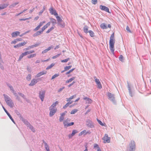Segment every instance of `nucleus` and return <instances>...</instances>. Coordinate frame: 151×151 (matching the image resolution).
Segmentation results:
<instances>
[{"label":"nucleus","instance_id":"1","mask_svg":"<svg viewBox=\"0 0 151 151\" xmlns=\"http://www.w3.org/2000/svg\"><path fill=\"white\" fill-rule=\"evenodd\" d=\"M114 34L113 33L111 36L109 40V48L111 52L114 54L115 43Z\"/></svg>","mask_w":151,"mask_h":151},{"label":"nucleus","instance_id":"2","mask_svg":"<svg viewBox=\"0 0 151 151\" xmlns=\"http://www.w3.org/2000/svg\"><path fill=\"white\" fill-rule=\"evenodd\" d=\"M5 100L7 104L11 107H12L13 106L14 104L12 100L7 96H5L4 95Z\"/></svg>","mask_w":151,"mask_h":151},{"label":"nucleus","instance_id":"3","mask_svg":"<svg viewBox=\"0 0 151 151\" xmlns=\"http://www.w3.org/2000/svg\"><path fill=\"white\" fill-rule=\"evenodd\" d=\"M110 138L108 136L107 134H105L104 137L103 138L104 142V143H109L110 142Z\"/></svg>","mask_w":151,"mask_h":151},{"label":"nucleus","instance_id":"4","mask_svg":"<svg viewBox=\"0 0 151 151\" xmlns=\"http://www.w3.org/2000/svg\"><path fill=\"white\" fill-rule=\"evenodd\" d=\"M94 78L95 79V81L97 85L98 88L99 89L101 88H102V86L99 80V79L96 78V77L95 76L94 77Z\"/></svg>","mask_w":151,"mask_h":151},{"label":"nucleus","instance_id":"5","mask_svg":"<svg viewBox=\"0 0 151 151\" xmlns=\"http://www.w3.org/2000/svg\"><path fill=\"white\" fill-rule=\"evenodd\" d=\"M107 95L108 96L109 99L112 101H114L115 98L114 94L110 92H108L107 93Z\"/></svg>","mask_w":151,"mask_h":151},{"label":"nucleus","instance_id":"6","mask_svg":"<svg viewBox=\"0 0 151 151\" xmlns=\"http://www.w3.org/2000/svg\"><path fill=\"white\" fill-rule=\"evenodd\" d=\"M45 23V21L40 22L39 25L34 29V30L35 31H37Z\"/></svg>","mask_w":151,"mask_h":151},{"label":"nucleus","instance_id":"7","mask_svg":"<svg viewBox=\"0 0 151 151\" xmlns=\"http://www.w3.org/2000/svg\"><path fill=\"white\" fill-rule=\"evenodd\" d=\"M129 147L131 151H132L135 149V143L134 141H131V143L129 144Z\"/></svg>","mask_w":151,"mask_h":151},{"label":"nucleus","instance_id":"8","mask_svg":"<svg viewBox=\"0 0 151 151\" xmlns=\"http://www.w3.org/2000/svg\"><path fill=\"white\" fill-rule=\"evenodd\" d=\"M50 13L51 14L54 15L56 16L58 15V13L56 12V10L54 9L53 7H51L49 9Z\"/></svg>","mask_w":151,"mask_h":151},{"label":"nucleus","instance_id":"9","mask_svg":"<svg viewBox=\"0 0 151 151\" xmlns=\"http://www.w3.org/2000/svg\"><path fill=\"white\" fill-rule=\"evenodd\" d=\"M45 91H40L39 92V97L41 99L42 101H43V100L45 97Z\"/></svg>","mask_w":151,"mask_h":151},{"label":"nucleus","instance_id":"10","mask_svg":"<svg viewBox=\"0 0 151 151\" xmlns=\"http://www.w3.org/2000/svg\"><path fill=\"white\" fill-rule=\"evenodd\" d=\"M56 17L57 19V20L58 21V22L59 24L61 26H62L63 27H64L65 26V24L64 23L63 24H61V22H62L63 21L62 20V19L61 18L58 16V15H56L55 16Z\"/></svg>","mask_w":151,"mask_h":151},{"label":"nucleus","instance_id":"11","mask_svg":"<svg viewBox=\"0 0 151 151\" xmlns=\"http://www.w3.org/2000/svg\"><path fill=\"white\" fill-rule=\"evenodd\" d=\"M99 7L101 10L104 11L108 13H110V12H109V8L105 6L101 5H100Z\"/></svg>","mask_w":151,"mask_h":151},{"label":"nucleus","instance_id":"12","mask_svg":"<svg viewBox=\"0 0 151 151\" xmlns=\"http://www.w3.org/2000/svg\"><path fill=\"white\" fill-rule=\"evenodd\" d=\"M27 42H23L19 43L18 44L15 45H14V47L15 48L19 47H22V46H23L25 45H26L27 44Z\"/></svg>","mask_w":151,"mask_h":151},{"label":"nucleus","instance_id":"13","mask_svg":"<svg viewBox=\"0 0 151 151\" xmlns=\"http://www.w3.org/2000/svg\"><path fill=\"white\" fill-rule=\"evenodd\" d=\"M50 116H52L54 115L55 113L56 112V109L50 108Z\"/></svg>","mask_w":151,"mask_h":151},{"label":"nucleus","instance_id":"14","mask_svg":"<svg viewBox=\"0 0 151 151\" xmlns=\"http://www.w3.org/2000/svg\"><path fill=\"white\" fill-rule=\"evenodd\" d=\"M20 32L19 31H15L12 32L11 34L12 37H15L17 36L18 35L20 36Z\"/></svg>","mask_w":151,"mask_h":151},{"label":"nucleus","instance_id":"15","mask_svg":"<svg viewBox=\"0 0 151 151\" xmlns=\"http://www.w3.org/2000/svg\"><path fill=\"white\" fill-rule=\"evenodd\" d=\"M83 99L86 101V103L87 104H91L93 102L92 99L87 97L84 98Z\"/></svg>","mask_w":151,"mask_h":151},{"label":"nucleus","instance_id":"16","mask_svg":"<svg viewBox=\"0 0 151 151\" xmlns=\"http://www.w3.org/2000/svg\"><path fill=\"white\" fill-rule=\"evenodd\" d=\"M47 73V72L46 71H42L40 72L37 74L36 77H39L42 75L46 74Z\"/></svg>","mask_w":151,"mask_h":151},{"label":"nucleus","instance_id":"17","mask_svg":"<svg viewBox=\"0 0 151 151\" xmlns=\"http://www.w3.org/2000/svg\"><path fill=\"white\" fill-rule=\"evenodd\" d=\"M88 133L90 134V132H86V130H84L80 133L78 134V135L79 136H80L83 134L85 135Z\"/></svg>","mask_w":151,"mask_h":151},{"label":"nucleus","instance_id":"18","mask_svg":"<svg viewBox=\"0 0 151 151\" xmlns=\"http://www.w3.org/2000/svg\"><path fill=\"white\" fill-rule=\"evenodd\" d=\"M37 82V79H33L31 81L29 84V85L30 86H33L35 85Z\"/></svg>","mask_w":151,"mask_h":151},{"label":"nucleus","instance_id":"19","mask_svg":"<svg viewBox=\"0 0 151 151\" xmlns=\"http://www.w3.org/2000/svg\"><path fill=\"white\" fill-rule=\"evenodd\" d=\"M43 32L42 30L38 31H37L34 34L33 36L34 37H36L39 35H40Z\"/></svg>","mask_w":151,"mask_h":151},{"label":"nucleus","instance_id":"20","mask_svg":"<svg viewBox=\"0 0 151 151\" xmlns=\"http://www.w3.org/2000/svg\"><path fill=\"white\" fill-rule=\"evenodd\" d=\"M100 26L101 28L103 29H106L108 28V27L106 26V24L105 23L101 24L100 25Z\"/></svg>","mask_w":151,"mask_h":151},{"label":"nucleus","instance_id":"21","mask_svg":"<svg viewBox=\"0 0 151 151\" xmlns=\"http://www.w3.org/2000/svg\"><path fill=\"white\" fill-rule=\"evenodd\" d=\"M77 133H78V131L76 130H73L71 135H69V137L70 138L72 136H73L75 134Z\"/></svg>","mask_w":151,"mask_h":151},{"label":"nucleus","instance_id":"22","mask_svg":"<svg viewBox=\"0 0 151 151\" xmlns=\"http://www.w3.org/2000/svg\"><path fill=\"white\" fill-rule=\"evenodd\" d=\"M83 31L84 32L86 33H88L89 31H88V27L86 26L85 25L83 28Z\"/></svg>","mask_w":151,"mask_h":151},{"label":"nucleus","instance_id":"23","mask_svg":"<svg viewBox=\"0 0 151 151\" xmlns=\"http://www.w3.org/2000/svg\"><path fill=\"white\" fill-rule=\"evenodd\" d=\"M58 101H55L54 103H53L52 105L50 107V108H54L58 104Z\"/></svg>","mask_w":151,"mask_h":151},{"label":"nucleus","instance_id":"24","mask_svg":"<svg viewBox=\"0 0 151 151\" xmlns=\"http://www.w3.org/2000/svg\"><path fill=\"white\" fill-rule=\"evenodd\" d=\"M75 78V77H73L70 78L68 80L66 81L65 83H69L70 82H71L73 81L74 80Z\"/></svg>","mask_w":151,"mask_h":151},{"label":"nucleus","instance_id":"25","mask_svg":"<svg viewBox=\"0 0 151 151\" xmlns=\"http://www.w3.org/2000/svg\"><path fill=\"white\" fill-rule=\"evenodd\" d=\"M27 55L26 54L25 52H24V53H22L20 55L19 57V60H20L24 56L26 55Z\"/></svg>","mask_w":151,"mask_h":151},{"label":"nucleus","instance_id":"26","mask_svg":"<svg viewBox=\"0 0 151 151\" xmlns=\"http://www.w3.org/2000/svg\"><path fill=\"white\" fill-rule=\"evenodd\" d=\"M52 48L51 47H48V48L47 49H46L45 50H44L42 51V54H44L45 53H46L48 51L50 50L51 48Z\"/></svg>","mask_w":151,"mask_h":151},{"label":"nucleus","instance_id":"27","mask_svg":"<svg viewBox=\"0 0 151 151\" xmlns=\"http://www.w3.org/2000/svg\"><path fill=\"white\" fill-rule=\"evenodd\" d=\"M8 6V4H4L1 5L0 6V10L6 8Z\"/></svg>","mask_w":151,"mask_h":151},{"label":"nucleus","instance_id":"28","mask_svg":"<svg viewBox=\"0 0 151 151\" xmlns=\"http://www.w3.org/2000/svg\"><path fill=\"white\" fill-rule=\"evenodd\" d=\"M43 143H44L45 144V147L46 150L47 151H50V149H49V146L48 145H47V143H46L45 142H43Z\"/></svg>","mask_w":151,"mask_h":151},{"label":"nucleus","instance_id":"29","mask_svg":"<svg viewBox=\"0 0 151 151\" xmlns=\"http://www.w3.org/2000/svg\"><path fill=\"white\" fill-rule=\"evenodd\" d=\"M74 123L73 122H71L70 123H68V124H66L64 123V126L65 127H68L70 126L73 125L74 124Z\"/></svg>","mask_w":151,"mask_h":151},{"label":"nucleus","instance_id":"30","mask_svg":"<svg viewBox=\"0 0 151 151\" xmlns=\"http://www.w3.org/2000/svg\"><path fill=\"white\" fill-rule=\"evenodd\" d=\"M88 32L89 33L90 36L91 37H93L95 36V34H94V32L93 31H92L91 30H89V31Z\"/></svg>","mask_w":151,"mask_h":151},{"label":"nucleus","instance_id":"31","mask_svg":"<svg viewBox=\"0 0 151 151\" xmlns=\"http://www.w3.org/2000/svg\"><path fill=\"white\" fill-rule=\"evenodd\" d=\"M10 89L11 90H12V91L13 93H14V94L15 95V96H16L17 97V98L18 99V96H17V93H15V92H14V90L13 89V88L12 87V86H11L10 87Z\"/></svg>","mask_w":151,"mask_h":151},{"label":"nucleus","instance_id":"32","mask_svg":"<svg viewBox=\"0 0 151 151\" xmlns=\"http://www.w3.org/2000/svg\"><path fill=\"white\" fill-rule=\"evenodd\" d=\"M54 27L53 26L51 27L50 29H48L46 32L47 33H48L50 32L51 31L54 29Z\"/></svg>","mask_w":151,"mask_h":151},{"label":"nucleus","instance_id":"33","mask_svg":"<svg viewBox=\"0 0 151 151\" xmlns=\"http://www.w3.org/2000/svg\"><path fill=\"white\" fill-rule=\"evenodd\" d=\"M55 65V64L52 63L50 65L47 66V68H46V69L47 70H48L49 69H50L52 68L54 65Z\"/></svg>","mask_w":151,"mask_h":151},{"label":"nucleus","instance_id":"34","mask_svg":"<svg viewBox=\"0 0 151 151\" xmlns=\"http://www.w3.org/2000/svg\"><path fill=\"white\" fill-rule=\"evenodd\" d=\"M19 4L18 2H16L15 3H13L12 4L9 6L10 8H12L14 7L15 6Z\"/></svg>","mask_w":151,"mask_h":151},{"label":"nucleus","instance_id":"35","mask_svg":"<svg viewBox=\"0 0 151 151\" xmlns=\"http://www.w3.org/2000/svg\"><path fill=\"white\" fill-rule=\"evenodd\" d=\"M36 54H31L27 56V58H33L34 57H35L36 56Z\"/></svg>","mask_w":151,"mask_h":151},{"label":"nucleus","instance_id":"36","mask_svg":"<svg viewBox=\"0 0 151 151\" xmlns=\"http://www.w3.org/2000/svg\"><path fill=\"white\" fill-rule=\"evenodd\" d=\"M76 97V95H73L72 96H71L69 98L67 99V101H70L71 99H72L73 98H75Z\"/></svg>","mask_w":151,"mask_h":151},{"label":"nucleus","instance_id":"37","mask_svg":"<svg viewBox=\"0 0 151 151\" xmlns=\"http://www.w3.org/2000/svg\"><path fill=\"white\" fill-rule=\"evenodd\" d=\"M34 52H35V51L34 50H31L30 51H26V52H25L26 53V54L27 55L29 54L32 53Z\"/></svg>","mask_w":151,"mask_h":151},{"label":"nucleus","instance_id":"38","mask_svg":"<svg viewBox=\"0 0 151 151\" xmlns=\"http://www.w3.org/2000/svg\"><path fill=\"white\" fill-rule=\"evenodd\" d=\"M75 68H73V69L70 70L69 71L66 72L65 73V74L67 75L69 74L70 73L72 72L73 71L75 70Z\"/></svg>","mask_w":151,"mask_h":151},{"label":"nucleus","instance_id":"39","mask_svg":"<svg viewBox=\"0 0 151 151\" xmlns=\"http://www.w3.org/2000/svg\"><path fill=\"white\" fill-rule=\"evenodd\" d=\"M39 45V44H37L35 45H31L30 46H29L28 47H29V48H33V47H37Z\"/></svg>","mask_w":151,"mask_h":151},{"label":"nucleus","instance_id":"40","mask_svg":"<svg viewBox=\"0 0 151 151\" xmlns=\"http://www.w3.org/2000/svg\"><path fill=\"white\" fill-rule=\"evenodd\" d=\"M50 20L51 21L52 23V24H55L56 23V20L53 18H50Z\"/></svg>","mask_w":151,"mask_h":151},{"label":"nucleus","instance_id":"41","mask_svg":"<svg viewBox=\"0 0 151 151\" xmlns=\"http://www.w3.org/2000/svg\"><path fill=\"white\" fill-rule=\"evenodd\" d=\"M71 67H72L71 65H70L69 66H65V70L67 71V70H68L70 69Z\"/></svg>","mask_w":151,"mask_h":151},{"label":"nucleus","instance_id":"42","mask_svg":"<svg viewBox=\"0 0 151 151\" xmlns=\"http://www.w3.org/2000/svg\"><path fill=\"white\" fill-rule=\"evenodd\" d=\"M59 76L58 74H56L53 75L51 78L52 79H53L55 78L56 77H58Z\"/></svg>","mask_w":151,"mask_h":151},{"label":"nucleus","instance_id":"43","mask_svg":"<svg viewBox=\"0 0 151 151\" xmlns=\"http://www.w3.org/2000/svg\"><path fill=\"white\" fill-rule=\"evenodd\" d=\"M78 110L76 109H74L72 110L70 113L71 114H74Z\"/></svg>","mask_w":151,"mask_h":151},{"label":"nucleus","instance_id":"44","mask_svg":"<svg viewBox=\"0 0 151 151\" xmlns=\"http://www.w3.org/2000/svg\"><path fill=\"white\" fill-rule=\"evenodd\" d=\"M7 114L8 115V116H9L10 119H11V120L13 122H14V121L13 119L12 118V117L11 116V115L9 113H7Z\"/></svg>","mask_w":151,"mask_h":151},{"label":"nucleus","instance_id":"45","mask_svg":"<svg viewBox=\"0 0 151 151\" xmlns=\"http://www.w3.org/2000/svg\"><path fill=\"white\" fill-rule=\"evenodd\" d=\"M31 75L30 74H29L27 75V79L29 81L31 80Z\"/></svg>","mask_w":151,"mask_h":151},{"label":"nucleus","instance_id":"46","mask_svg":"<svg viewBox=\"0 0 151 151\" xmlns=\"http://www.w3.org/2000/svg\"><path fill=\"white\" fill-rule=\"evenodd\" d=\"M47 28V27L45 25L42 27L41 30L42 32H43Z\"/></svg>","mask_w":151,"mask_h":151},{"label":"nucleus","instance_id":"47","mask_svg":"<svg viewBox=\"0 0 151 151\" xmlns=\"http://www.w3.org/2000/svg\"><path fill=\"white\" fill-rule=\"evenodd\" d=\"M69 59H70L69 58H68L67 59L62 60L61 61V62L62 63L66 62L68 60H69Z\"/></svg>","mask_w":151,"mask_h":151},{"label":"nucleus","instance_id":"48","mask_svg":"<svg viewBox=\"0 0 151 151\" xmlns=\"http://www.w3.org/2000/svg\"><path fill=\"white\" fill-rule=\"evenodd\" d=\"M45 7H44L43 8V9L42 10H41L40 12H39V15H41L42 14V13L45 10Z\"/></svg>","mask_w":151,"mask_h":151},{"label":"nucleus","instance_id":"49","mask_svg":"<svg viewBox=\"0 0 151 151\" xmlns=\"http://www.w3.org/2000/svg\"><path fill=\"white\" fill-rule=\"evenodd\" d=\"M91 2L93 4H95L97 3V0H92Z\"/></svg>","mask_w":151,"mask_h":151},{"label":"nucleus","instance_id":"50","mask_svg":"<svg viewBox=\"0 0 151 151\" xmlns=\"http://www.w3.org/2000/svg\"><path fill=\"white\" fill-rule=\"evenodd\" d=\"M31 18V17H29L28 18H25V19H19V20L20 21H25V20L29 19H30Z\"/></svg>","mask_w":151,"mask_h":151},{"label":"nucleus","instance_id":"51","mask_svg":"<svg viewBox=\"0 0 151 151\" xmlns=\"http://www.w3.org/2000/svg\"><path fill=\"white\" fill-rule=\"evenodd\" d=\"M97 121L98 122V123L101 126H104V124L100 120L97 119Z\"/></svg>","mask_w":151,"mask_h":151},{"label":"nucleus","instance_id":"52","mask_svg":"<svg viewBox=\"0 0 151 151\" xmlns=\"http://www.w3.org/2000/svg\"><path fill=\"white\" fill-rule=\"evenodd\" d=\"M17 42V40L16 39H15L14 40L12 41V42H11V44H15Z\"/></svg>","mask_w":151,"mask_h":151},{"label":"nucleus","instance_id":"53","mask_svg":"<svg viewBox=\"0 0 151 151\" xmlns=\"http://www.w3.org/2000/svg\"><path fill=\"white\" fill-rule=\"evenodd\" d=\"M126 29L128 32L129 33H131V31L130 30V29L128 26H127L126 28Z\"/></svg>","mask_w":151,"mask_h":151},{"label":"nucleus","instance_id":"54","mask_svg":"<svg viewBox=\"0 0 151 151\" xmlns=\"http://www.w3.org/2000/svg\"><path fill=\"white\" fill-rule=\"evenodd\" d=\"M64 119V117L61 116L60 117L59 121L60 122H62V121H63V120Z\"/></svg>","mask_w":151,"mask_h":151},{"label":"nucleus","instance_id":"55","mask_svg":"<svg viewBox=\"0 0 151 151\" xmlns=\"http://www.w3.org/2000/svg\"><path fill=\"white\" fill-rule=\"evenodd\" d=\"M29 128L33 131V132H35V130L34 129L33 127L31 125H30L29 126Z\"/></svg>","mask_w":151,"mask_h":151},{"label":"nucleus","instance_id":"56","mask_svg":"<svg viewBox=\"0 0 151 151\" xmlns=\"http://www.w3.org/2000/svg\"><path fill=\"white\" fill-rule=\"evenodd\" d=\"M123 57L122 55H121L119 58V60L122 61H123Z\"/></svg>","mask_w":151,"mask_h":151},{"label":"nucleus","instance_id":"57","mask_svg":"<svg viewBox=\"0 0 151 151\" xmlns=\"http://www.w3.org/2000/svg\"><path fill=\"white\" fill-rule=\"evenodd\" d=\"M60 54H58L57 55L54 56L52 57V58L53 59L56 58L58 57V56H59L60 55Z\"/></svg>","mask_w":151,"mask_h":151},{"label":"nucleus","instance_id":"58","mask_svg":"<svg viewBox=\"0 0 151 151\" xmlns=\"http://www.w3.org/2000/svg\"><path fill=\"white\" fill-rule=\"evenodd\" d=\"M94 148H97V149L99 147L98 145L96 144H95L94 145Z\"/></svg>","mask_w":151,"mask_h":151},{"label":"nucleus","instance_id":"59","mask_svg":"<svg viewBox=\"0 0 151 151\" xmlns=\"http://www.w3.org/2000/svg\"><path fill=\"white\" fill-rule=\"evenodd\" d=\"M50 24V22H47L45 25V26L48 27Z\"/></svg>","mask_w":151,"mask_h":151},{"label":"nucleus","instance_id":"60","mask_svg":"<svg viewBox=\"0 0 151 151\" xmlns=\"http://www.w3.org/2000/svg\"><path fill=\"white\" fill-rule=\"evenodd\" d=\"M29 32V31H28L26 32H24V33H23V34L21 35H20V37H22V36H23L24 35H25L27 33H28Z\"/></svg>","mask_w":151,"mask_h":151},{"label":"nucleus","instance_id":"61","mask_svg":"<svg viewBox=\"0 0 151 151\" xmlns=\"http://www.w3.org/2000/svg\"><path fill=\"white\" fill-rule=\"evenodd\" d=\"M75 83V82L74 81H73L72 82V83H71V84H69L68 86V87H70L72 85H73L74 83Z\"/></svg>","mask_w":151,"mask_h":151},{"label":"nucleus","instance_id":"62","mask_svg":"<svg viewBox=\"0 0 151 151\" xmlns=\"http://www.w3.org/2000/svg\"><path fill=\"white\" fill-rule=\"evenodd\" d=\"M66 111H65L62 114H61V116L64 117L65 114L66 113Z\"/></svg>","mask_w":151,"mask_h":151},{"label":"nucleus","instance_id":"63","mask_svg":"<svg viewBox=\"0 0 151 151\" xmlns=\"http://www.w3.org/2000/svg\"><path fill=\"white\" fill-rule=\"evenodd\" d=\"M69 105L68 103H67L63 107V108L65 109L66 108L67 106Z\"/></svg>","mask_w":151,"mask_h":151},{"label":"nucleus","instance_id":"64","mask_svg":"<svg viewBox=\"0 0 151 151\" xmlns=\"http://www.w3.org/2000/svg\"><path fill=\"white\" fill-rule=\"evenodd\" d=\"M69 101L67 103H68V104L69 105L71 104L73 102V101H71L70 100V101Z\"/></svg>","mask_w":151,"mask_h":151}]
</instances>
